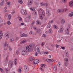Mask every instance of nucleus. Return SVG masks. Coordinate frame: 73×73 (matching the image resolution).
<instances>
[{
	"mask_svg": "<svg viewBox=\"0 0 73 73\" xmlns=\"http://www.w3.org/2000/svg\"><path fill=\"white\" fill-rule=\"evenodd\" d=\"M34 48V46L32 44L26 46L25 48V49L22 50V54L23 56H25L27 54V52H29L33 51V49Z\"/></svg>",
	"mask_w": 73,
	"mask_h": 73,
	"instance_id": "1",
	"label": "nucleus"
},
{
	"mask_svg": "<svg viewBox=\"0 0 73 73\" xmlns=\"http://www.w3.org/2000/svg\"><path fill=\"white\" fill-rule=\"evenodd\" d=\"M5 36L6 37H8L9 38H10L12 37V35L10 33H6L5 34Z\"/></svg>",
	"mask_w": 73,
	"mask_h": 73,
	"instance_id": "2",
	"label": "nucleus"
},
{
	"mask_svg": "<svg viewBox=\"0 0 73 73\" xmlns=\"http://www.w3.org/2000/svg\"><path fill=\"white\" fill-rule=\"evenodd\" d=\"M21 13L23 15H25L27 14L26 11L22 9L21 11Z\"/></svg>",
	"mask_w": 73,
	"mask_h": 73,
	"instance_id": "3",
	"label": "nucleus"
},
{
	"mask_svg": "<svg viewBox=\"0 0 73 73\" xmlns=\"http://www.w3.org/2000/svg\"><path fill=\"white\" fill-rule=\"evenodd\" d=\"M28 5H31L33 4V0H29L28 2Z\"/></svg>",
	"mask_w": 73,
	"mask_h": 73,
	"instance_id": "4",
	"label": "nucleus"
},
{
	"mask_svg": "<svg viewBox=\"0 0 73 73\" xmlns=\"http://www.w3.org/2000/svg\"><path fill=\"white\" fill-rule=\"evenodd\" d=\"M46 13L48 16H50V15H51V13H50V11L48 10H46Z\"/></svg>",
	"mask_w": 73,
	"mask_h": 73,
	"instance_id": "5",
	"label": "nucleus"
},
{
	"mask_svg": "<svg viewBox=\"0 0 73 73\" xmlns=\"http://www.w3.org/2000/svg\"><path fill=\"white\" fill-rule=\"evenodd\" d=\"M13 63L12 61H11L9 62L8 66L10 68H12V66L13 65Z\"/></svg>",
	"mask_w": 73,
	"mask_h": 73,
	"instance_id": "6",
	"label": "nucleus"
},
{
	"mask_svg": "<svg viewBox=\"0 0 73 73\" xmlns=\"http://www.w3.org/2000/svg\"><path fill=\"white\" fill-rule=\"evenodd\" d=\"M31 20V18L30 17H28L27 18V19L25 20L26 22L27 23H28V22L30 21Z\"/></svg>",
	"mask_w": 73,
	"mask_h": 73,
	"instance_id": "7",
	"label": "nucleus"
},
{
	"mask_svg": "<svg viewBox=\"0 0 73 73\" xmlns=\"http://www.w3.org/2000/svg\"><path fill=\"white\" fill-rule=\"evenodd\" d=\"M39 62V60H34L33 64H38Z\"/></svg>",
	"mask_w": 73,
	"mask_h": 73,
	"instance_id": "8",
	"label": "nucleus"
},
{
	"mask_svg": "<svg viewBox=\"0 0 73 73\" xmlns=\"http://www.w3.org/2000/svg\"><path fill=\"white\" fill-rule=\"evenodd\" d=\"M24 68L26 71H28L29 70V68L27 65H25Z\"/></svg>",
	"mask_w": 73,
	"mask_h": 73,
	"instance_id": "9",
	"label": "nucleus"
},
{
	"mask_svg": "<svg viewBox=\"0 0 73 73\" xmlns=\"http://www.w3.org/2000/svg\"><path fill=\"white\" fill-rule=\"evenodd\" d=\"M3 34L2 32V31H0V39L1 40V38H2V37H3Z\"/></svg>",
	"mask_w": 73,
	"mask_h": 73,
	"instance_id": "10",
	"label": "nucleus"
},
{
	"mask_svg": "<svg viewBox=\"0 0 73 73\" xmlns=\"http://www.w3.org/2000/svg\"><path fill=\"white\" fill-rule=\"evenodd\" d=\"M4 46H7V47H9V45L8 44L7 42H5L4 43Z\"/></svg>",
	"mask_w": 73,
	"mask_h": 73,
	"instance_id": "11",
	"label": "nucleus"
},
{
	"mask_svg": "<svg viewBox=\"0 0 73 73\" xmlns=\"http://www.w3.org/2000/svg\"><path fill=\"white\" fill-rule=\"evenodd\" d=\"M6 16H8L9 20H11V18H12V15H8L7 14L6 15Z\"/></svg>",
	"mask_w": 73,
	"mask_h": 73,
	"instance_id": "12",
	"label": "nucleus"
},
{
	"mask_svg": "<svg viewBox=\"0 0 73 73\" xmlns=\"http://www.w3.org/2000/svg\"><path fill=\"white\" fill-rule=\"evenodd\" d=\"M73 1H70L69 3L70 7H72L73 6Z\"/></svg>",
	"mask_w": 73,
	"mask_h": 73,
	"instance_id": "13",
	"label": "nucleus"
},
{
	"mask_svg": "<svg viewBox=\"0 0 73 73\" xmlns=\"http://www.w3.org/2000/svg\"><path fill=\"white\" fill-rule=\"evenodd\" d=\"M35 59V58L32 56H31L29 58V60L30 61H32V60H34Z\"/></svg>",
	"mask_w": 73,
	"mask_h": 73,
	"instance_id": "14",
	"label": "nucleus"
},
{
	"mask_svg": "<svg viewBox=\"0 0 73 73\" xmlns=\"http://www.w3.org/2000/svg\"><path fill=\"white\" fill-rule=\"evenodd\" d=\"M36 24L37 25H41V22L40 21L38 20L36 21Z\"/></svg>",
	"mask_w": 73,
	"mask_h": 73,
	"instance_id": "15",
	"label": "nucleus"
},
{
	"mask_svg": "<svg viewBox=\"0 0 73 73\" xmlns=\"http://www.w3.org/2000/svg\"><path fill=\"white\" fill-rule=\"evenodd\" d=\"M63 11H64V9H62L61 10L59 9L58 10V12L59 13H61V12H63Z\"/></svg>",
	"mask_w": 73,
	"mask_h": 73,
	"instance_id": "16",
	"label": "nucleus"
},
{
	"mask_svg": "<svg viewBox=\"0 0 73 73\" xmlns=\"http://www.w3.org/2000/svg\"><path fill=\"white\" fill-rule=\"evenodd\" d=\"M36 50L37 52H38V54H41V52L40 51V49L39 48H36Z\"/></svg>",
	"mask_w": 73,
	"mask_h": 73,
	"instance_id": "17",
	"label": "nucleus"
},
{
	"mask_svg": "<svg viewBox=\"0 0 73 73\" xmlns=\"http://www.w3.org/2000/svg\"><path fill=\"white\" fill-rule=\"evenodd\" d=\"M65 54L66 56V57H68V55L69 54V53H68V51H66L65 52Z\"/></svg>",
	"mask_w": 73,
	"mask_h": 73,
	"instance_id": "18",
	"label": "nucleus"
},
{
	"mask_svg": "<svg viewBox=\"0 0 73 73\" xmlns=\"http://www.w3.org/2000/svg\"><path fill=\"white\" fill-rule=\"evenodd\" d=\"M21 37H27V35L25 34H23L21 35Z\"/></svg>",
	"mask_w": 73,
	"mask_h": 73,
	"instance_id": "19",
	"label": "nucleus"
},
{
	"mask_svg": "<svg viewBox=\"0 0 73 73\" xmlns=\"http://www.w3.org/2000/svg\"><path fill=\"white\" fill-rule=\"evenodd\" d=\"M64 30V28H61L59 30V32L62 33L63 32V31Z\"/></svg>",
	"mask_w": 73,
	"mask_h": 73,
	"instance_id": "20",
	"label": "nucleus"
},
{
	"mask_svg": "<svg viewBox=\"0 0 73 73\" xmlns=\"http://www.w3.org/2000/svg\"><path fill=\"white\" fill-rule=\"evenodd\" d=\"M65 21L64 19H62L61 21V24H64V23H65Z\"/></svg>",
	"mask_w": 73,
	"mask_h": 73,
	"instance_id": "21",
	"label": "nucleus"
},
{
	"mask_svg": "<svg viewBox=\"0 0 73 73\" xmlns=\"http://www.w3.org/2000/svg\"><path fill=\"white\" fill-rule=\"evenodd\" d=\"M66 32L67 34H69V28H67L66 30Z\"/></svg>",
	"mask_w": 73,
	"mask_h": 73,
	"instance_id": "22",
	"label": "nucleus"
},
{
	"mask_svg": "<svg viewBox=\"0 0 73 73\" xmlns=\"http://www.w3.org/2000/svg\"><path fill=\"white\" fill-rule=\"evenodd\" d=\"M5 70H6V73H8V72H9V70H10L9 69H7L6 68L5 69Z\"/></svg>",
	"mask_w": 73,
	"mask_h": 73,
	"instance_id": "23",
	"label": "nucleus"
},
{
	"mask_svg": "<svg viewBox=\"0 0 73 73\" xmlns=\"http://www.w3.org/2000/svg\"><path fill=\"white\" fill-rule=\"evenodd\" d=\"M53 28L54 29H57V28H58V27L57 26H56L55 25H54L53 26Z\"/></svg>",
	"mask_w": 73,
	"mask_h": 73,
	"instance_id": "24",
	"label": "nucleus"
},
{
	"mask_svg": "<svg viewBox=\"0 0 73 73\" xmlns=\"http://www.w3.org/2000/svg\"><path fill=\"white\" fill-rule=\"evenodd\" d=\"M69 16L70 17H72L73 16V13H70L69 14Z\"/></svg>",
	"mask_w": 73,
	"mask_h": 73,
	"instance_id": "25",
	"label": "nucleus"
},
{
	"mask_svg": "<svg viewBox=\"0 0 73 73\" xmlns=\"http://www.w3.org/2000/svg\"><path fill=\"white\" fill-rule=\"evenodd\" d=\"M4 10L5 12H7V7H5L4 8Z\"/></svg>",
	"mask_w": 73,
	"mask_h": 73,
	"instance_id": "26",
	"label": "nucleus"
},
{
	"mask_svg": "<svg viewBox=\"0 0 73 73\" xmlns=\"http://www.w3.org/2000/svg\"><path fill=\"white\" fill-rule=\"evenodd\" d=\"M40 15H41L43 16H44L45 15V12H42V13Z\"/></svg>",
	"mask_w": 73,
	"mask_h": 73,
	"instance_id": "27",
	"label": "nucleus"
},
{
	"mask_svg": "<svg viewBox=\"0 0 73 73\" xmlns=\"http://www.w3.org/2000/svg\"><path fill=\"white\" fill-rule=\"evenodd\" d=\"M40 66L42 68H45V64H42Z\"/></svg>",
	"mask_w": 73,
	"mask_h": 73,
	"instance_id": "28",
	"label": "nucleus"
},
{
	"mask_svg": "<svg viewBox=\"0 0 73 73\" xmlns=\"http://www.w3.org/2000/svg\"><path fill=\"white\" fill-rule=\"evenodd\" d=\"M7 58H8V56H7L6 59L5 60V61L4 62V64H5V63H6V62H8V59Z\"/></svg>",
	"mask_w": 73,
	"mask_h": 73,
	"instance_id": "29",
	"label": "nucleus"
},
{
	"mask_svg": "<svg viewBox=\"0 0 73 73\" xmlns=\"http://www.w3.org/2000/svg\"><path fill=\"white\" fill-rule=\"evenodd\" d=\"M25 42H26V40H23L22 42H20V43L22 44V43H25Z\"/></svg>",
	"mask_w": 73,
	"mask_h": 73,
	"instance_id": "30",
	"label": "nucleus"
},
{
	"mask_svg": "<svg viewBox=\"0 0 73 73\" xmlns=\"http://www.w3.org/2000/svg\"><path fill=\"white\" fill-rule=\"evenodd\" d=\"M14 41V38H12L10 39V41L11 42H12Z\"/></svg>",
	"mask_w": 73,
	"mask_h": 73,
	"instance_id": "31",
	"label": "nucleus"
},
{
	"mask_svg": "<svg viewBox=\"0 0 73 73\" xmlns=\"http://www.w3.org/2000/svg\"><path fill=\"white\" fill-rule=\"evenodd\" d=\"M21 68H19V69H18V72H19V73H21Z\"/></svg>",
	"mask_w": 73,
	"mask_h": 73,
	"instance_id": "32",
	"label": "nucleus"
},
{
	"mask_svg": "<svg viewBox=\"0 0 73 73\" xmlns=\"http://www.w3.org/2000/svg\"><path fill=\"white\" fill-rule=\"evenodd\" d=\"M18 2H19V3H20V4H23V1H22V0H19L18 1Z\"/></svg>",
	"mask_w": 73,
	"mask_h": 73,
	"instance_id": "33",
	"label": "nucleus"
},
{
	"mask_svg": "<svg viewBox=\"0 0 73 73\" xmlns=\"http://www.w3.org/2000/svg\"><path fill=\"white\" fill-rule=\"evenodd\" d=\"M40 5L41 6H44V5H45V4L43 2H41L40 3Z\"/></svg>",
	"mask_w": 73,
	"mask_h": 73,
	"instance_id": "34",
	"label": "nucleus"
},
{
	"mask_svg": "<svg viewBox=\"0 0 73 73\" xmlns=\"http://www.w3.org/2000/svg\"><path fill=\"white\" fill-rule=\"evenodd\" d=\"M49 33H52L53 31H52V29H50L48 31Z\"/></svg>",
	"mask_w": 73,
	"mask_h": 73,
	"instance_id": "35",
	"label": "nucleus"
},
{
	"mask_svg": "<svg viewBox=\"0 0 73 73\" xmlns=\"http://www.w3.org/2000/svg\"><path fill=\"white\" fill-rule=\"evenodd\" d=\"M50 27H51V25L50 24H48L47 25V28H49Z\"/></svg>",
	"mask_w": 73,
	"mask_h": 73,
	"instance_id": "36",
	"label": "nucleus"
},
{
	"mask_svg": "<svg viewBox=\"0 0 73 73\" xmlns=\"http://www.w3.org/2000/svg\"><path fill=\"white\" fill-rule=\"evenodd\" d=\"M18 19H19V21H22V18L20 17H19Z\"/></svg>",
	"mask_w": 73,
	"mask_h": 73,
	"instance_id": "37",
	"label": "nucleus"
},
{
	"mask_svg": "<svg viewBox=\"0 0 73 73\" xmlns=\"http://www.w3.org/2000/svg\"><path fill=\"white\" fill-rule=\"evenodd\" d=\"M15 13V10H14L12 11L11 13L12 15H13V14H14Z\"/></svg>",
	"mask_w": 73,
	"mask_h": 73,
	"instance_id": "38",
	"label": "nucleus"
},
{
	"mask_svg": "<svg viewBox=\"0 0 73 73\" xmlns=\"http://www.w3.org/2000/svg\"><path fill=\"white\" fill-rule=\"evenodd\" d=\"M7 24H8V25H10L11 23L10 22V21H8L7 22Z\"/></svg>",
	"mask_w": 73,
	"mask_h": 73,
	"instance_id": "39",
	"label": "nucleus"
},
{
	"mask_svg": "<svg viewBox=\"0 0 73 73\" xmlns=\"http://www.w3.org/2000/svg\"><path fill=\"white\" fill-rule=\"evenodd\" d=\"M3 19L1 17H0V23H2L3 22Z\"/></svg>",
	"mask_w": 73,
	"mask_h": 73,
	"instance_id": "40",
	"label": "nucleus"
},
{
	"mask_svg": "<svg viewBox=\"0 0 73 73\" xmlns=\"http://www.w3.org/2000/svg\"><path fill=\"white\" fill-rule=\"evenodd\" d=\"M46 61L47 62H50V59H47Z\"/></svg>",
	"mask_w": 73,
	"mask_h": 73,
	"instance_id": "41",
	"label": "nucleus"
},
{
	"mask_svg": "<svg viewBox=\"0 0 73 73\" xmlns=\"http://www.w3.org/2000/svg\"><path fill=\"white\" fill-rule=\"evenodd\" d=\"M40 31H41V29H38L37 30V31H36V33H38L39 32H40Z\"/></svg>",
	"mask_w": 73,
	"mask_h": 73,
	"instance_id": "42",
	"label": "nucleus"
},
{
	"mask_svg": "<svg viewBox=\"0 0 73 73\" xmlns=\"http://www.w3.org/2000/svg\"><path fill=\"white\" fill-rule=\"evenodd\" d=\"M44 53L45 54H48V53H49V52H44Z\"/></svg>",
	"mask_w": 73,
	"mask_h": 73,
	"instance_id": "43",
	"label": "nucleus"
},
{
	"mask_svg": "<svg viewBox=\"0 0 73 73\" xmlns=\"http://www.w3.org/2000/svg\"><path fill=\"white\" fill-rule=\"evenodd\" d=\"M30 9L32 11H35V9H32V8L31 7Z\"/></svg>",
	"mask_w": 73,
	"mask_h": 73,
	"instance_id": "44",
	"label": "nucleus"
},
{
	"mask_svg": "<svg viewBox=\"0 0 73 73\" xmlns=\"http://www.w3.org/2000/svg\"><path fill=\"white\" fill-rule=\"evenodd\" d=\"M41 11H42V9H39L38 12L39 13H40V12H41Z\"/></svg>",
	"mask_w": 73,
	"mask_h": 73,
	"instance_id": "45",
	"label": "nucleus"
},
{
	"mask_svg": "<svg viewBox=\"0 0 73 73\" xmlns=\"http://www.w3.org/2000/svg\"><path fill=\"white\" fill-rule=\"evenodd\" d=\"M4 2H2L0 3V4L1 5H3L4 4Z\"/></svg>",
	"mask_w": 73,
	"mask_h": 73,
	"instance_id": "46",
	"label": "nucleus"
},
{
	"mask_svg": "<svg viewBox=\"0 0 73 73\" xmlns=\"http://www.w3.org/2000/svg\"><path fill=\"white\" fill-rule=\"evenodd\" d=\"M34 15H37V12L36 11H34Z\"/></svg>",
	"mask_w": 73,
	"mask_h": 73,
	"instance_id": "47",
	"label": "nucleus"
},
{
	"mask_svg": "<svg viewBox=\"0 0 73 73\" xmlns=\"http://www.w3.org/2000/svg\"><path fill=\"white\" fill-rule=\"evenodd\" d=\"M53 22V20H52L51 21H50L49 22H48V24H50V23H52Z\"/></svg>",
	"mask_w": 73,
	"mask_h": 73,
	"instance_id": "48",
	"label": "nucleus"
},
{
	"mask_svg": "<svg viewBox=\"0 0 73 73\" xmlns=\"http://www.w3.org/2000/svg\"><path fill=\"white\" fill-rule=\"evenodd\" d=\"M42 16H43L42 15H40V18L41 20H42L43 19V17Z\"/></svg>",
	"mask_w": 73,
	"mask_h": 73,
	"instance_id": "49",
	"label": "nucleus"
},
{
	"mask_svg": "<svg viewBox=\"0 0 73 73\" xmlns=\"http://www.w3.org/2000/svg\"><path fill=\"white\" fill-rule=\"evenodd\" d=\"M42 37H44V38L46 37V35L43 34L42 35Z\"/></svg>",
	"mask_w": 73,
	"mask_h": 73,
	"instance_id": "50",
	"label": "nucleus"
},
{
	"mask_svg": "<svg viewBox=\"0 0 73 73\" xmlns=\"http://www.w3.org/2000/svg\"><path fill=\"white\" fill-rule=\"evenodd\" d=\"M56 48H59V47H60V45H58V44H56Z\"/></svg>",
	"mask_w": 73,
	"mask_h": 73,
	"instance_id": "51",
	"label": "nucleus"
},
{
	"mask_svg": "<svg viewBox=\"0 0 73 73\" xmlns=\"http://www.w3.org/2000/svg\"><path fill=\"white\" fill-rule=\"evenodd\" d=\"M61 64V63L60 62H58V66H60V65Z\"/></svg>",
	"mask_w": 73,
	"mask_h": 73,
	"instance_id": "52",
	"label": "nucleus"
},
{
	"mask_svg": "<svg viewBox=\"0 0 73 73\" xmlns=\"http://www.w3.org/2000/svg\"><path fill=\"white\" fill-rule=\"evenodd\" d=\"M64 61H66L67 62L68 61V58H66L64 59Z\"/></svg>",
	"mask_w": 73,
	"mask_h": 73,
	"instance_id": "53",
	"label": "nucleus"
},
{
	"mask_svg": "<svg viewBox=\"0 0 73 73\" xmlns=\"http://www.w3.org/2000/svg\"><path fill=\"white\" fill-rule=\"evenodd\" d=\"M9 50L10 51H12V48H11L10 47H9Z\"/></svg>",
	"mask_w": 73,
	"mask_h": 73,
	"instance_id": "54",
	"label": "nucleus"
},
{
	"mask_svg": "<svg viewBox=\"0 0 73 73\" xmlns=\"http://www.w3.org/2000/svg\"><path fill=\"white\" fill-rule=\"evenodd\" d=\"M30 35H33V32H32V31H31L30 32Z\"/></svg>",
	"mask_w": 73,
	"mask_h": 73,
	"instance_id": "55",
	"label": "nucleus"
},
{
	"mask_svg": "<svg viewBox=\"0 0 73 73\" xmlns=\"http://www.w3.org/2000/svg\"><path fill=\"white\" fill-rule=\"evenodd\" d=\"M35 21H33L32 22V23L31 24V25H33V24H35Z\"/></svg>",
	"mask_w": 73,
	"mask_h": 73,
	"instance_id": "56",
	"label": "nucleus"
},
{
	"mask_svg": "<svg viewBox=\"0 0 73 73\" xmlns=\"http://www.w3.org/2000/svg\"><path fill=\"white\" fill-rule=\"evenodd\" d=\"M65 65L66 66H67V65H68V63H65Z\"/></svg>",
	"mask_w": 73,
	"mask_h": 73,
	"instance_id": "57",
	"label": "nucleus"
},
{
	"mask_svg": "<svg viewBox=\"0 0 73 73\" xmlns=\"http://www.w3.org/2000/svg\"><path fill=\"white\" fill-rule=\"evenodd\" d=\"M19 53V51H17L16 52V54H18Z\"/></svg>",
	"mask_w": 73,
	"mask_h": 73,
	"instance_id": "58",
	"label": "nucleus"
},
{
	"mask_svg": "<svg viewBox=\"0 0 73 73\" xmlns=\"http://www.w3.org/2000/svg\"><path fill=\"white\" fill-rule=\"evenodd\" d=\"M66 0H62V2H63V3H65V2Z\"/></svg>",
	"mask_w": 73,
	"mask_h": 73,
	"instance_id": "59",
	"label": "nucleus"
},
{
	"mask_svg": "<svg viewBox=\"0 0 73 73\" xmlns=\"http://www.w3.org/2000/svg\"><path fill=\"white\" fill-rule=\"evenodd\" d=\"M61 48L62 49H65V48L64 47H63L62 46L61 47Z\"/></svg>",
	"mask_w": 73,
	"mask_h": 73,
	"instance_id": "60",
	"label": "nucleus"
},
{
	"mask_svg": "<svg viewBox=\"0 0 73 73\" xmlns=\"http://www.w3.org/2000/svg\"><path fill=\"white\" fill-rule=\"evenodd\" d=\"M40 70H41L42 71H44V69H42V68H40Z\"/></svg>",
	"mask_w": 73,
	"mask_h": 73,
	"instance_id": "61",
	"label": "nucleus"
},
{
	"mask_svg": "<svg viewBox=\"0 0 73 73\" xmlns=\"http://www.w3.org/2000/svg\"><path fill=\"white\" fill-rule=\"evenodd\" d=\"M21 25H24V23H21Z\"/></svg>",
	"mask_w": 73,
	"mask_h": 73,
	"instance_id": "62",
	"label": "nucleus"
},
{
	"mask_svg": "<svg viewBox=\"0 0 73 73\" xmlns=\"http://www.w3.org/2000/svg\"><path fill=\"white\" fill-rule=\"evenodd\" d=\"M0 70H1V72H3V69L2 68H1L0 69Z\"/></svg>",
	"mask_w": 73,
	"mask_h": 73,
	"instance_id": "63",
	"label": "nucleus"
},
{
	"mask_svg": "<svg viewBox=\"0 0 73 73\" xmlns=\"http://www.w3.org/2000/svg\"><path fill=\"white\" fill-rule=\"evenodd\" d=\"M33 29H35V30H36V27H33Z\"/></svg>",
	"mask_w": 73,
	"mask_h": 73,
	"instance_id": "64",
	"label": "nucleus"
}]
</instances>
